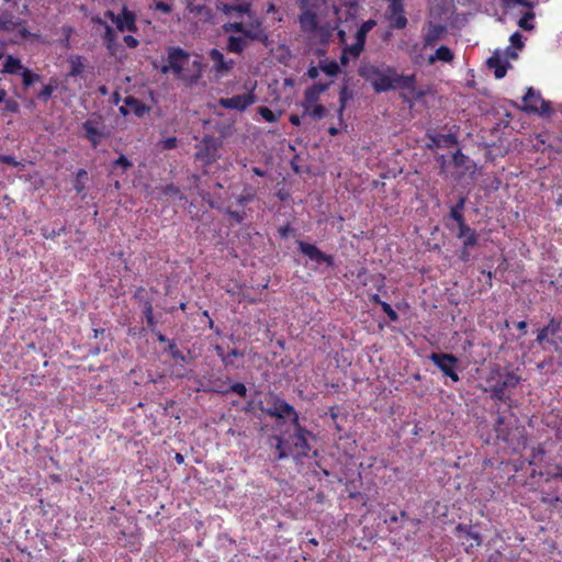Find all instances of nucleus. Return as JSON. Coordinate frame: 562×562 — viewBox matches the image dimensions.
I'll return each mask as SVG.
<instances>
[{"label": "nucleus", "instance_id": "a19ab883", "mask_svg": "<svg viewBox=\"0 0 562 562\" xmlns=\"http://www.w3.org/2000/svg\"><path fill=\"white\" fill-rule=\"evenodd\" d=\"M22 85L24 87H31L33 83L41 80V76L38 74L32 72L29 68H23L21 71Z\"/></svg>", "mask_w": 562, "mask_h": 562}, {"label": "nucleus", "instance_id": "052dcab7", "mask_svg": "<svg viewBox=\"0 0 562 562\" xmlns=\"http://www.w3.org/2000/svg\"><path fill=\"white\" fill-rule=\"evenodd\" d=\"M255 198V193L252 192H244L240 195L237 196L236 201L237 204L240 206H245L249 202H251Z\"/></svg>", "mask_w": 562, "mask_h": 562}, {"label": "nucleus", "instance_id": "f8f14e48", "mask_svg": "<svg viewBox=\"0 0 562 562\" xmlns=\"http://www.w3.org/2000/svg\"><path fill=\"white\" fill-rule=\"evenodd\" d=\"M104 15L115 24L120 32L128 31L135 33L137 31L135 13L128 10L125 5L119 14L108 10Z\"/></svg>", "mask_w": 562, "mask_h": 562}, {"label": "nucleus", "instance_id": "e433bc0d", "mask_svg": "<svg viewBox=\"0 0 562 562\" xmlns=\"http://www.w3.org/2000/svg\"><path fill=\"white\" fill-rule=\"evenodd\" d=\"M501 4L504 9H512L516 5H522L529 10H533L536 2L535 0H501Z\"/></svg>", "mask_w": 562, "mask_h": 562}, {"label": "nucleus", "instance_id": "0eeeda50", "mask_svg": "<svg viewBox=\"0 0 562 562\" xmlns=\"http://www.w3.org/2000/svg\"><path fill=\"white\" fill-rule=\"evenodd\" d=\"M267 401L269 406L267 408H261L262 412H265L270 417H276L279 419L290 417L293 424H297L299 415L292 405H290L277 394L272 393L268 395Z\"/></svg>", "mask_w": 562, "mask_h": 562}, {"label": "nucleus", "instance_id": "09e8293b", "mask_svg": "<svg viewBox=\"0 0 562 562\" xmlns=\"http://www.w3.org/2000/svg\"><path fill=\"white\" fill-rule=\"evenodd\" d=\"M66 233V226L63 225L60 228L58 229H48L47 227H43L42 228V236L45 238V239H54L63 234Z\"/></svg>", "mask_w": 562, "mask_h": 562}, {"label": "nucleus", "instance_id": "c756f323", "mask_svg": "<svg viewBox=\"0 0 562 562\" xmlns=\"http://www.w3.org/2000/svg\"><path fill=\"white\" fill-rule=\"evenodd\" d=\"M215 351L217 356L221 358L223 364L225 367H235V361L231 360V356L240 357L244 358L245 352L239 351L238 349L234 348L227 353L224 352V349L221 346L215 347Z\"/></svg>", "mask_w": 562, "mask_h": 562}, {"label": "nucleus", "instance_id": "774afa93", "mask_svg": "<svg viewBox=\"0 0 562 562\" xmlns=\"http://www.w3.org/2000/svg\"><path fill=\"white\" fill-rule=\"evenodd\" d=\"M0 161L3 164H7V165L13 166V167H16L19 165V161H16L15 157L10 156V155H1Z\"/></svg>", "mask_w": 562, "mask_h": 562}, {"label": "nucleus", "instance_id": "4d7b16f0", "mask_svg": "<svg viewBox=\"0 0 562 562\" xmlns=\"http://www.w3.org/2000/svg\"><path fill=\"white\" fill-rule=\"evenodd\" d=\"M509 42L516 49H521L524 47L522 35L519 32L513 33L509 37Z\"/></svg>", "mask_w": 562, "mask_h": 562}, {"label": "nucleus", "instance_id": "69168bd1", "mask_svg": "<svg viewBox=\"0 0 562 562\" xmlns=\"http://www.w3.org/2000/svg\"><path fill=\"white\" fill-rule=\"evenodd\" d=\"M400 517H401V518H406V519H407V518H408V515H407V513H406L405 510H401L400 516H397L396 514H393V515H391L389 518H385V519H384V521H385L386 524H390V525H391V524H397V522H398V520H400Z\"/></svg>", "mask_w": 562, "mask_h": 562}, {"label": "nucleus", "instance_id": "4468645a", "mask_svg": "<svg viewBox=\"0 0 562 562\" xmlns=\"http://www.w3.org/2000/svg\"><path fill=\"white\" fill-rule=\"evenodd\" d=\"M254 89L255 88L247 93L233 95L232 98H221L218 104L223 109L237 110L240 112L245 111L257 101Z\"/></svg>", "mask_w": 562, "mask_h": 562}, {"label": "nucleus", "instance_id": "5701e85b", "mask_svg": "<svg viewBox=\"0 0 562 562\" xmlns=\"http://www.w3.org/2000/svg\"><path fill=\"white\" fill-rule=\"evenodd\" d=\"M120 112L123 115L134 113L137 117H143L149 112V108L140 100L130 95L124 99V105L120 108Z\"/></svg>", "mask_w": 562, "mask_h": 562}, {"label": "nucleus", "instance_id": "a18cd8bd", "mask_svg": "<svg viewBox=\"0 0 562 562\" xmlns=\"http://www.w3.org/2000/svg\"><path fill=\"white\" fill-rule=\"evenodd\" d=\"M257 111L261 115V117L269 123L278 122L281 115L280 113H274L267 106H259Z\"/></svg>", "mask_w": 562, "mask_h": 562}, {"label": "nucleus", "instance_id": "393cba45", "mask_svg": "<svg viewBox=\"0 0 562 562\" xmlns=\"http://www.w3.org/2000/svg\"><path fill=\"white\" fill-rule=\"evenodd\" d=\"M210 58L214 63V68L218 74L228 72L235 65L233 59H225L224 55L216 48L211 49Z\"/></svg>", "mask_w": 562, "mask_h": 562}, {"label": "nucleus", "instance_id": "8fccbe9b", "mask_svg": "<svg viewBox=\"0 0 562 562\" xmlns=\"http://www.w3.org/2000/svg\"><path fill=\"white\" fill-rule=\"evenodd\" d=\"M4 102V106H3V113H12V114H16L20 112V104L18 101H15L14 99H7L3 101Z\"/></svg>", "mask_w": 562, "mask_h": 562}, {"label": "nucleus", "instance_id": "2eb2a0df", "mask_svg": "<svg viewBox=\"0 0 562 562\" xmlns=\"http://www.w3.org/2000/svg\"><path fill=\"white\" fill-rule=\"evenodd\" d=\"M299 250L306 256L311 261L322 265L325 263L327 267L335 266L334 256L323 252L317 246L305 241H297Z\"/></svg>", "mask_w": 562, "mask_h": 562}, {"label": "nucleus", "instance_id": "13d9d810", "mask_svg": "<svg viewBox=\"0 0 562 562\" xmlns=\"http://www.w3.org/2000/svg\"><path fill=\"white\" fill-rule=\"evenodd\" d=\"M381 308L387 315L390 321H392V322H397L398 321V314L392 308V306L389 303L384 302L381 305Z\"/></svg>", "mask_w": 562, "mask_h": 562}, {"label": "nucleus", "instance_id": "ddd939ff", "mask_svg": "<svg viewBox=\"0 0 562 562\" xmlns=\"http://www.w3.org/2000/svg\"><path fill=\"white\" fill-rule=\"evenodd\" d=\"M389 5L385 12V18L390 26L395 30H402L407 25V18L405 15L403 0H387Z\"/></svg>", "mask_w": 562, "mask_h": 562}, {"label": "nucleus", "instance_id": "58836bf2", "mask_svg": "<svg viewBox=\"0 0 562 562\" xmlns=\"http://www.w3.org/2000/svg\"><path fill=\"white\" fill-rule=\"evenodd\" d=\"M167 351L169 352V355L175 359V360H179L181 362H189L190 358L186 355H183L175 340H168V347H167Z\"/></svg>", "mask_w": 562, "mask_h": 562}, {"label": "nucleus", "instance_id": "2f4dec72", "mask_svg": "<svg viewBox=\"0 0 562 562\" xmlns=\"http://www.w3.org/2000/svg\"><path fill=\"white\" fill-rule=\"evenodd\" d=\"M431 142L436 147H450L458 143L454 134H439L431 137Z\"/></svg>", "mask_w": 562, "mask_h": 562}, {"label": "nucleus", "instance_id": "e2e57ef3", "mask_svg": "<svg viewBox=\"0 0 562 562\" xmlns=\"http://www.w3.org/2000/svg\"><path fill=\"white\" fill-rule=\"evenodd\" d=\"M277 445H276V450H277V459L278 460H282L286 457V451L284 449V443H283V440L280 438V437H277Z\"/></svg>", "mask_w": 562, "mask_h": 562}, {"label": "nucleus", "instance_id": "a211bd4d", "mask_svg": "<svg viewBox=\"0 0 562 562\" xmlns=\"http://www.w3.org/2000/svg\"><path fill=\"white\" fill-rule=\"evenodd\" d=\"M456 535L459 538H464L462 544L465 547L468 553L479 548L482 543V537L479 532L474 531L472 526L459 524L456 527Z\"/></svg>", "mask_w": 562, "mask_h": 562}, {"label": "nucleus", "instance_id": "49530a36", "mask_svg": "<svg viewBox=\"0 0 562 562\" xmlns=\"http://www.w3.org/2000/svg\"><path fill=\"white\" fill-rule=\"evenodd\" d=\"M69 63H70V71H69L68 76L77 77L82 74L85 66L81 61L80 56L72 57L69 60Z\"/></svg>", "mask_w": 562, "mask_h": 562}, {"label": "nucleus", "instance_id": "20e7f679", "mask_svg": "<svg viewBox=\"0 0 562 562\" xmlns=\"http://www.w3.org/2000/svg\"><path fill=\"white\" fill-rule=\"evenodd\" d=\"M553 347V350L562 356V321L551 317L548 325L537 330L536 341L543 344L544 341Z\"/></svg>", "mask_w": 562, "mask_h": 562}, {"label": "nucleus", "instance_id": "423d86ee", "mask_svg": "<svg viewBox=\"0 0 562 562\" xmlns=\"http://www.w3.org/2000/svg\"><path fill=\"white\" fill-rule=\"evenodd\" d=\"M521 110L529 114H539L549 116L552 114L551 102L543 100L540 92L532 87L527 88L526 94L522 97Z\"/></svg>", "mask_w": 562, "mask_h": 562}, {"label": "nucleus", "instance_id": "c03bdc74", "mask_svg": "<svg viewBox=\"0 0 562 562\" xmlns=\"http://www.w3.org/2000/svg\"><path fill=\"white\" fill-rule=\"evenodd\" d=\"M328 89L327 83H315L312 87L305 89V92L308 93V99L311 101L315 100V98H319V95Z\"/></svg>", "mask_w": 562, "mask_h": 562}, {"label": "nucleus", "instance_id": "aec40b11", "mask_svg": "<svg viewBox=\"0 0 562 562\" xmlns=\"http://www.w3.org/2000/svg\"><path fill=\"white\" fill-rule=\"evenodd\" d=\"M318 100L319 98H315V100L311 101L308 99V93L304 91V99L302 102V117L308 116L314 121H318L326 116L327 110L324 105L318 103Z\"/></svg>", "mask_w": 562, "mask_h": 562}, {"label": "nucleus", "instance_id": "79ce46f5", "mask_svg": "<svg viewBox=\"0 0 562 562\" xmlns=\"http://www.w3.org/2000/svg\"><path fill=\"white\" fill-rule=\"evenodd\" d=\"M339 25V21H336L335 24H330V23H325L323 25H319L318 24V30L316 31V33H318L323 38L324 41H328L331 35H333V32L338 27Z\"/></svg>", "mask_w": 562, "mask_h": 562}, {"label": "nucleus", "instance_id": "1a4fd4ad", "mask_svg": "<svg viewBox=\"0 0 562 562\" xmlns=\"http://www.w3.org/2000/svg\"><path fill=\"white\" fill-rule=\"evenodd\" d=\"M187 11L196 23H210L214 19L210 0H188Z\"/></svg>", "mask_w": 562, "mask_h": 562}, {"label": "nucleus", "instance_id": "4c0bfd02", "mask_svg": "<svg viewBox=\"0 0 562 562\" xmlns=\"http://www.w3.org/2000/svg\"><path fill=\"white\" fill-rule=\"evenodd\" d=\"M319 68L329 77H336L340 72L339 65L335 60L319 61Z\"/></svg>", "mask_w": 562, "mask_h": 562}, {"label": "nucleus", "instance_id": "4be33fe9", "mask_svg": "<svg viewBox=\"0 0 562 562\" xmlns=\"http://www.w3.org/2000/svg\"><path fill=\"white\" fill-rule=\"evenodd\" d=\"M93 21L104 26V34L102 35L104 46L111 56H115L119 48V43L114 29L100 18H95Z\"/></svg>", "mask_w": 562, "mask_h": 562}, {"label": "nucleus", "instance_id": "a878e982", "mask_svg": "<svg viewBox=\"0 0 562 562\" xmlns=\"http://www.w3.org/2000/svg\"><path fill=\"white\" fill-rule=\"evenodd\" d=\"M488 68L494 69V76L497 79H502L506 76L509 63L503 60L501 55L495 53L486 61Z\"/></svg>", "mask_w": 562, "mask_h": 562}, {"label": "nucleus", "instance_id": "dca6fc26", "mask_svg": "<svg viewBox=\"0 0 562 562\" xmlns=\"http://www.w3.org/2000/svg\"><path fill=\"white\" fill-rule=\"evenodd\" d=\"M215 8L227 18L233 15L243 16L245 14L251 18V3H231L227 0H215Z\"/></svg>", "mask_w": 562, "mask_h": 562}, {"label": "nucleus", "instance_id": "3c124183", "mask_svg": "<svg viewBox=\"0 0 562 562\" xmlns=\"http://www.w3.org/2000/svg\"><path fill=\"white\" fill-rule=\"evenodd\" d=\"M86 177L87 171L85 169H79L74 183V188L77 191V193H81L85 190L86 186L82 179Z\"/></svg>", "mask_w": 562, "mask_h": 562}, {"label": "nucleus", "instance_id": "bf43d9fd", "mask_svg": "<svg viewBox=\"0 0 562 562\" xmlns=\"http://www.w3.org/2000/svg\"><path fill=\"white\" fill-rule=\"evenodd\" d=\"M13 26L14 23L8 15L0 14V31H10L13 29Z\"/></svg>", "mask_w": 562, "mask_h": 562}, {"label": "nucleus", "instance_id": "6ab92c4d", "mask_svg": "<svg viewBox=\"0 0 562 562\" xmlns=\"http://www.w3.org/2000/svg\"><path fill=\"white\" fill-rule=\"evenodd\" d=\"M293 425L295 429L293 436V445L296 450V454L299 457H307L311 451L308 443V437L311 436V432L300 424V420H297V424Z\"/></svg>", "mask_w": 562, "mask_h": 562}, {"label": "nucleus", "instance_id": "f3484780", "mask_svg": "<svg viewBox=\"0 0 562 562\" xmlns=\"http://www.w3.org/2000/svg\"><path fill=\"white\" fill-rule=\"evenodd\" d=\"M249 23L247 25L245 24L243 36L246 40L258 41L265 44L268 41V34L262 26L261 19L257 18L251 11V18H249Z\"/></svg>", "mask_w": 562, "mask_h": 562}, {"label": "nucleus", "instance_id": "39448f33", "mask_svg": "<svg viewBox=\"0 0 562 562\" xmlns=\"http://www.w3.org/2000/svg\"><path fill=\"white\" fill-rule=\"evenodd\" d=\"M81 128L83 137L92 148H97L103 139L110 136V133L105 131L102 116L95 113L82 123Z\"/></svg>", "mask_w": 562, "mask_h": 562}, {"label": "nucleus", "instance_id": "412c9836", "mask_svg": "<svg viewBox=\"0 0 562 562\" xmlns=\"http://www.w3.org/2000/svg\"><path fill=\"white\" fill-rule=\"evenodd\" d=\"M457 238L462 239V248H471L477 244L479 235L475 229L471 228L465 220L457 222Z\"/></svg>", "mask_w": 562, "mask_h": 562}, {"label": "nucleus", "instance_id": "7ed1b4c3", "mask_svg": "<svg viewBox=\"0 0 562 562\" xmlns=\"http://www.w3.org/2000/svg\"><path fill=\"white\" fill-rule=\"evenodd\" d=\"M325 3V0H300L301 13L297 20L302 32L316 33L319 24L318 13Z\"/></svg>", "mask_w": 562, "mask_h": 562}, {"label": "nucleus", "instance_id": "ea45409f", "mask_svg": "<svg viewBox=\"0 0 562 562\" xmlns=\"http://www.w3.org/2000/svg\"><path fill=\"white\" fill-rule=\"evenodd\" d=\"M216 392L220 394H223V395H226L227 393L232 392V393L239 395L240 397H245L247 395V387L241 382H235L228 389L216 390Z\"/></svg>", "mask_w": 562, "mask_h": 562}, {"label": "nucleus", "instance_id": "9b49d317", "mask_svg": "<svg viewBox=\"0 0 562 562\" xmlns=\"http://www.w3.org/2000/svg\"><path fill=\"white\" fill-rule=\"evenodd\" d=\"M430 361L438 367L441 372L449 376L453 382L459 381V375L456 371L458 358L452 353L432 352L429 356Z\"/></svg>", "mask_w": 562, "mask_h": 562}, {"label": "nucleus", "instance_id": "f257e3e1", "mask_svg": "<svg viewBox=\"0 0 562 562\" xmlns=\"http://www.w3.org/2000/svg\"><path fill=\"white\" fill-rule=\"evenodd\" d=\"M359 76L370 82L375 93H383L392 90H408L415 92L417 78L415 74L402 75L396 68L385 64H363L359 67Z\"/></svg>", "mask_w": 562, "mask_h": 562}, {"label": "nucleus", "instance_id": "f03ea898", "mask_svg": "<svg viewBox=\"0 0 562 562\" xmlns=\"http://www.w3.org/2000/svg\"><path fill=\"white\" fill-rule=\"evenodd\" d=\"M190 63V54L181 47H169L167 65L161 67L162 74L172 71L175 77L186 83H195L202 75V64L199 60L192 61L193 71H187L186 65Z\"/></svg>", "mask_w": 562, "mask_h": 562}, {"label": "nucleus", "instance_id": "680f3d73", "mask_svg": "<svg viewBox=\"0 0 562 562\" xmlns=\"http://www.w3.org/2000/svg\"><path fill=\"white\" fill-rule=\"evenodd\" d=\"M546 451L541 443L532 449V456L530 460V464L536 463L537 460H540L544 456Z\"/></svg>", "mask_w": 562, "mask_h": 562}, {"label": "nucleus", "instance_id": "c9c22d12", "mask_svg": "<svg viewBox=\"0 0 562 562\" xmlns=\"http://www.w3.org/2000/svg\"><path fill=\"white\" fill-rule=\"evenodd\" d=\"M57 88V85H56V80H50L47 85H45L43 87V89L37 93L36 98L40 100V101H43V102H47L54 91L56 90Z\"/></svg>", "mask_w": 562, "mask_h": 562}, {"label": "nucleus", "instance_id": "6e6d98bb", "mask_svg": "<svg viewBox=\"0 0 562 562\" xmlns=\"http://www.w3.org/2000/svg\"><path fill=\"white\" fill-rule=\"evenodd\" d=\"M151 9L160 11L165 14H169L172 11L171 4L164 2V1H154L153 5H150Z\"/></svg>", "mask_w": 562, "mask_h": 562}, {"label": "nucleus", "instance_id": "bb28decb", "mask_svg": "<svg viewBox=\"0 0 562 562\" xmlns=\"http://www.w3.org/2000/svg\"><path fill=\"white\" fill-rule=\"evenodd\" d=\"M454 59L453 52L446 45L439 46L434 55L428 57V64L432 65L436 61L451 63Z\"/></svg>", "mask_w": 562, "mask_h": 562}, {"label": "nucleus", "instance_id": "7c9ffc66", "mask_svg": "<svg viewBox=\"0 0 562 562\" xmlns=\"http://www.w3.org/2000/svg\"><path fill=\"white\" fill-rule=\"evenodd\" d=\"M465 202L467 198L461 195L459 196L457 203L450 207L449 217L453 220L456 223L465 220L463 215Z\"/></svg>", "mask_w": 562, "mask_h": 562}, {"label": "nucleus", "instance_id": "603ef678", "mask_svg": "<svg viewBox=\"0 0 562 562\" xmlns=\"http://www.w3.org/2000/svg\"><path fill=\"white\" fill-rule=\"evenodd\" d=\"M350 98L347 87H342L339 92V109L338 115L341 117L346 109L347 100Z\"/></svg>", "mask_w": 562, "mask_h": 562}, {"label": "nucleus", "instance_id": "0e129e2a", "mask_svg": "<svg viewBox=\"0 0 562 562\" xmlns=\"http://www.w3.org/2000/svg\"><path fill=\"white\" fill-rule=\"evenodd\" d=\"M227 214L238 224L245 220L246 213L244 211L227 210Z\"/></svg>", "mask_w": 562, "mask_h": 562}, {"label": "nucleus", "instance_id": "37998d69", "mask_svg": "<svg viewBox=\"0 0 562 562\" xmlns=\"http://www.w3.org/2000/svg\"><path fill=\"white\" fill-rule=\"evenodd\" d=\"M535 19V12L532 10H529L519 19L518 25L525 31H531L533 30V24L531 21Z\"/></svg>", "mask_w": 562, "mask_h": 562}, {"label": "nucleus", "instance_id": "b1692460", "mask_svg": "<svg viewBox=\"0 0 562 562\" xmlns=\"http://www.w3.org/2000/svg\"><path fill=\"white\" fill-rule=\"evenodd\" d=\"M447 33L446 25L430 23L424 35V46L432 47Z\"/></svg>", "mask_w": 562, "mask_h": 562}, {"label": "nucleus", "instance_id": "72a5a7b5", "mask_svg": "<svg viewBox=\"0 0 562 562\" xmlns=\"http://www.w3.org/2000/svg\"><path fill=\"white\" fill-rule=\"evenodd\" d=\"M376 25V21L373 19H369L364 21L358 29L356 33V38L362 41L366 44L368 33Z\"/></svg>", "mask_w": 562, "mask_h": 562}, {"label": "nucleus", "instance_id": "9d476101", "mask_svg": "<svg viewBox=\"0 0 562 562\" xmlns=\"http://www.w3.org/2000/svg\"><path fill=\"white\" fill-rule=\"evenodd\" d=\"M520 382V376L517 375L515 372H506L505 374H499L498 380L495 382V384L491 387V394L492 398L499 401V402H506V391L509 389H515Z\"/></svg>", "mask_w": 562, "mask_h": 562}, {"label": "nucleus", "instance_id": "cd10ccee", "mask_svg": "<svg viewBox=\"0 0 562 562\" xmlns=\"http://www.w3.org/2000/svg\"><path fill=\"white\" fill-rule=\"evenodd\" d=\"M133 167V162L123 154L111 164V172L114 175L123 176L128 169Z\"/></svg>", "mask_w": 562, "mask_h": 562}, {"label": "nucleus", "instance_id": "338daca9", "mask_svg": "<svg viewBox=\"0 0 562 562\" xmlns=\"http://www.w3.org/2000/svg\"><path fill=\"white\" fill-rule=\"evenodd\" d=\"M123 42L130 48H136L138 46V41L133 35H125L123 37Z\"/></svg>", "mask_w": 562, "mask_h": 562}, {"label": "nucleus", "instance_id": "473e14b6", "mask_svg": "<svg viewBox=\"0 0 562 562\" xmlns=\"http://www.w3.org/2000/svg\"><path fill=\"white\" fill-rule=\"evenodd\" d=\"M23 68L24 67L22 66V63L19 58H15V57L9 55L3 65L2 72L14 75V74H18L19 71H22Z\"/></svg>", "mask_w": 562, "mask_h": 562}, {"label": "nucleus", "instance_id": "de8ad7c7", "mask_svg": "<svg viewBox=\"0 0 562 562\" xmlns=\"http://www.w3.org/2000/svg\"><path fill=\"white\" fill-rule=\"evenodd\" d=\"M364 46L366 44L362 43V41L356 38V42L353 44L347 45L346 47H344V49L353 58H357L363 52Z\"/></svg>", "mask_w": 562, "mask_h": 562}, {"label": "nucleus", "instance_id": "864d4df0", "mask_svg": "<svg viewBox=\"0 0 562 562\" xmlns=\"http://www.w3.org/2000/svg\"><path fill=\"white\" fill-rule=\"evenodd\" d=\"M245 23L243 22H228L223 25V30L226 33H240L243 35Z\"/></svg>", "mask_w": 562, "mask_h": 562}, {"label": "nucleus", "instance_id": "f704fd0d", "mask_svg": "<svg viewBox=\"0 0 562 562\" xmlns=\"http://www.w3.org/2000/svg\"><path fill=\"white\" fill-rule=\"evenodd\" d=\"M143 314L146 319L147 326L154 331L155 327L157 325V322L154 317V308H153V304L149 300H146L144 302Z\"/></svg>", "mask_w": 562, "mask_h": 562}, {"label": "nucleus", "instance_id": "5fc2aeb1", "mask_svg": "<svg viewBox=\"0 0 562 562\" xmlns=\"http://www.w3.org/2000/svg\"><path fill=\"white\" fill-rule=\"evenodd\" d=\"M159 145L164 150H170L177 147L178 139L176 136L167 137L160 140Z\"/></svg>", "mask_w": 562, "mask_h": 562}, {"label": "nucleus", "instance_id": "6e6552de", "mask_svg": "<svg viewBox=\"0 0 562 562\" xmlns=\"http://www.w3.org/2000/svg\"><path fill=\"white\" fill-rule=\"evenodd\" d=\"M218 140L213 135H204L199 144L195 145V159L211 166L217 159Z\"/></svg>", "mask_w": 562, "mask_h": 562}, {"label": "nucleus", "instance_id": "c85d7f7f", "mask_svg": "<svg viewBox=\"0 0 562 562\" xmlns=\"http://www.w3.org/2000/svg\"><path fill=\"white\" fill-rule=\"evenodd\" d=\"M247 46V41L244 36L231 35L227 38L226 49L229 53L241 54Z\"/></svg>", "mask_w": 562, "mask_h": 562}]
</instances>
